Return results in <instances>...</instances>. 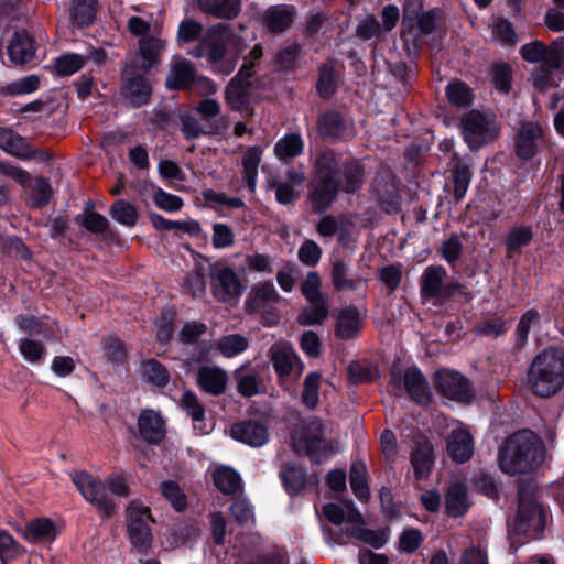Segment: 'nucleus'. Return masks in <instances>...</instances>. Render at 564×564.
I'll return each instance as SVG.
<instances>
[{
    "label": "nucleus",
    "mask_w": 564,
    "mask_h": 564,
    "mask_svg": "<svg viewBox=\"0 0 564 564\" xmlns=\"http://www.w3.org/2000/svg\"><path fill=\"white\" fill-rule=\"evenodd\" d=\"M315 184L310 195L313 207L326 210L336 199L339 191L355 193L365 178L362 164L356 159L343 160L333 149H321L314 161Z\"/></svg>",
    "instance_id": "f257e3e1"
},
{
    "label": "nucleus",
    "mask_w": 564,
    "mask_h": 564,
    "mask_svg": "<svg viewBox=\"0 0 564 564\" xmlns=\"http://www.w3.org/2000/svg\"><path fill=\"white\" fill-rule=\"evenodd\" d=\"M207 326L198 321H191L183 324L178 332V340L183 344H195L206 333Z\"/></svg>",
    "instance_id": "0e129e2a"
},
{
    "label": "nucleus",
    "mask_w": 564,
    "mask_h": 564,
    "mask_svg": "<svg viewBox=\"0 0 564 564\" xmlns=\"http://www.w3.org/2000/svg\"><path fill=\"white\" fill-rule=\"evenodd\" d=\"M337 83L333 67L324 65L319 68L317 90L322 98H329L336 91Z\"/></svg>",
    "instance_id": "e2e57ef3"
},
{
    "label": "nucleus",
    "mask_w": 564,
    "mask_h": 564,
    "mask_svg": "<svg viewBox=\"0 0 564 564\" xmlns=\"http://www.w3.org/2000/svg\"><path fill=\"white\" fill-rule=\"evenodd\" d=\"M436 388L448 400L465 403L469 402L473 398L469 382L456 371H438L436 375Z\"/></svg>",
    "instance_id": "dca6fc26"
},
{
    "label": "nucleus",
    "mask_w": 564,
    "mask_h": 564,
    "mask_svg": "<svg viewBox=\"0 0 564 564\" xmlns=\"http://www.w3.org/2000/svg\"><path fill=\"white\" fill-rule=\"evenodd\" d=\"M323 516L333 524L341 525L346 523L350 527L355 524H364V518L354 502L348 501L343 506L338 503H326L323 507Z\"/></svg>",
    "instance_id": "a878e982"
},
{
    "label": "nucleus",
    "mask_w": 564,
    "mask_h": 564,
    "mask_svg": "<svg viewBox=\"0 0 564 564\" xmlns=\"http://www.w3.org/2000/svg\"><path fill=\"white\" fill-rule=\"evenodd\" d=\"M304 141L299 133H288L274 145L275 155L282 160H292L303 153Z\"/></svg>",
    "instance_id": "ea45409f"
},
{
    "label": "nucleus",
    "mask_w": 564,
    "mask_h": 564,
    "mask_svg": "<svg viewBox=\"0 0 564 564\" xmlns=\"http://www.w3.org/2000/svg\"><path fill=\"white\" fill-rule=\"evenodd\" d=\"M446 95L448 100L458 107H467L471 104V90L465 83L448 84Z\"/></svg>",
    "instance_id": "bf43d9fd"
},
{
    "label": "nucleus",
    "mask_w": 564,
    "mask_h": 564,
    "mask_svg": "<svg viewBox=\"0 0 564 564\" xmlns=\"http://www.w3.org/2000/svg\"><path fill=\"white\" fill-rule=\"evenodd\" d=\"M321 375L310 372L303 383L302 402L308 408L314 409L319 400Z\"/></svg>",
    "instance_id": "4d7b16f0"
},
{
    "label": "nucleus",
    "mask_w": 564,
    "mask_h": 564,
    "mask_svg": "<svg viewBox=\"0 0 564 564\" xmlns=\"http://www.w3.org/2000/svg\"><path fill=\"white\" fill-rule=\"evenodd\" d=\"M547 520L546 510L524 490L519 491L514 529L529 539H540Z\"/></svg>",
    "instance_id": "423d86ee"
},
{
    "label": "nucleus",
    "mask_w": 564,
    "mask_h": 564,
    "mask_svg": "<svg viewBox=\"0 0 564 564\" xmlns=\"http://www.w3.org/2000/svg\"><path fill=\"white\" fill-rule=\"evenodd\" d=\"M213 479L217 489L226 495H232L241 488L240 475L229 467L216 468Z\"/></svg>",
    "instance_id": "79ce46f5"
},
{
    "label": "nucleus",
    "mask_w": 564,
    "mask_h": 564,
    "mask_svg": "<svg viewBox=\"0 0 564 564\" xmlns=\"http://www.w3.org/2000/svg\"><path fill=\"white\" fill-rule=\"evenodd\" d=\"M181 403L187 415L191 416L194 430L199 434H207L209 430L205 424V408L197 395L192 391H185L182 394Z\"/></svg>",
    "instance_id": "473e14b6"
},
{
    "label": "nucleus",
    "mask_w": 564,
    "mask_h": 564,
    "mask_svg": "<svg viewBox=\"0 0 564 564\" xmlns=\"http://www.w3.org/2000/svg\"><path fill=\"white\" fill-rule=\"evenodd\" d=\"M415 477L426 478L433 466V446L429 441L419 443L411 454Z\"/></svg>",
    "instance_id": "e433bc0d"
},
{
    "label": "nucleus",
    "mask_w": 564,
    "mask_h": 564,
    "mask_svg": "<svg viewBox=\"0 0 564 564\" xmlns=\"http://www.w3.org/2000/svg\"><path fill=\"white\" fill-rule=\"evenodd\" d=\"M361 329V317L354 307L340 310L336 316L335 334L343 340L354 338Z\"/></svg>",
    "instance_id": "2f4dec72"
},
{
    "label": "nucleus",
    "mask_w": 564,
    "mask_h": 564,
    "mask_svg": "<svg viewBox=\"0 0 564 564\" xmlns=\"http://www.w3.org/2000/svg\"><path fill=\"white\" fill-rule=\"evenodd\" d=\"M328 316L327 301H318L311 303V306L305 307L299 315L297 321L301 325L311 326L319 325Z\"/></svg>",
    "instance_id": "8fccbe9b"
},
{
    "label": "nucleus",
    "mask_w": 564,
    "mask_h": 564,
    "mask_svg": "<svg viewBox=\"0 0 564 564\" xmlns=\"http://www.w3.org/2000/svg\"><path fill=\"white\" fill-rule=\"evenodd\" d=\"M301 54V46L297 43H291L282 46L275 54V67L280 72H291L296 66V61Z\"/></svg>",
    "instance_id": "09e8293b"
},
{
    "label": "nucleus",
    "mask_w": 564,
    "mask_h": 564,
    "mask_svg": "<svg viewBox=\"0 0 564 564\" xmlns=\"http://www.w3.org/2000/svg\"><path fill=\"white\" fill-rule=\"evenodd\" d=\"M19 351L29 364H41L46 355L45 345L32 338H22L19 341Z\"/></svg>",
    "instance_id": "603ef678"
},
{
    "label": "nucleus",
    "mask_w": 564,
    "mask_h": 564,
    "mask_svg": "<svg viewBox=\"0 0 564 564\" xmlns=\"http://www.w3.org/2000/svg\"><path fill=\"white\" fill-rule=\"evenodd\" d=\"M445 505L451 517L463 516L469 507L466 486L460 482L452 484L446 492Z\"/></svg>",
    "instance_id": "c9c22d12"
},
{
    "label": "nucleus",
    "mask_w": 564,
    "mask_h": 564,
    "mask_svg": "<svg viewBox=\"0 0 564 564\" xmlns=\"http://www.w3.org/2000/svg\"><path fill=\"white\" fill-rule=\"evenodd\" d=\"M281 300L276 289L271 282L258 283L252 286L245 301L246 311L250 314L265 316L269 325L278 323V315L270 312L271 305Z\"/></svg>",
    "instance_id": "f8f14e48"
},
{
    "label": "nucleus",
    "mask_w": 564,
    "mask_h": 564,
    "mask_svg": "<svg viewBox=\"0 0 564 564\" xmlns=\"http://www.w3.org/2000/svg\"><path fill=\"white\" fill-rule=\"evenodd\" d=\"M234 520L240 525L254 524L253 507L247 499H237L230 507Z\"/></svg>",
    "instance_id": "680f3d73"
},
{
    "label": "nucleus",
    "mask_w": 564,
    "mask_h": 564,
    "mask_svg": "<svg viewBox=\"0 0 564 564\" xmlns=\"http://www.w3.org/2000/svg\"><path fill=\"white\" fill-rule=\"evenodd\" d=\"M160 492L176 511H182L186 508V496L176 481H162L160 485Z\"/></svg>",
    "instance_id": "5fc2aeb1"
},
{
    "label": "nucleus",
    "mask_w": 564,
    "mask_h": 564,
    "mask_svg": "<svg viewBox=\"0 0 564 564\" xmlns=\"http://www.w3.org/2000/svg\"><path fill=\"white\" fill-rule=\"evenodd\" d=\"M227 372L218 366H202L196 372L197 387L207 394L218 397L226 391Z\"/></svg>",
    "instance_id": "412c9836"
},
{
    "label": "nucleus",
    "mask_w": 564,
    "mask_h": 564,
    "mask_svg": "<svg viewBox=\"0 0 564 564\" xmlns=\"http://www.w3.org/2000/svg\"><path fill=\"white\" fill-rule=\"evenodd\" d=\"M94 207V203L89 202L85 206L83 214L76 217V221L90 234L99 235L115 241L117 234L109 220L104 215L95 212Z\"/></svg>",
    "instance_id": "393cba45"
},
{
    "label": "nucleus",
    "mask_w": 564,
    "mask_h": 564,
    "mask_svg": "<svg viewBox=\"0 0 564 564\" xmlns=\"http://www.w3.org/2000/svg\"><path fill=\"white\" fill-rule=\"evenodd\" d=\"M404 389L413 401L425 405L431 400L429 384L423 373L416 367H410L403 376Z\"/></svg>",
    "instance_id": "bb28decb"
},
{
    "label": "nucleus",
    "mask_w": 564,
    "mask_h": 564,
    "mask_svg": "<svg viewBox=\"0 0 564 564\" xmlns=\"http://www.w3.org/2000/svg\"><path fill=\"white\" fill-rule=\"evenodd\" d=\"M230 435L234 440L251 447H261L269 441L268 427L253 420L235 423L230 429Z\"/></svg>",
    "instance_id": "aec40b11"
},
{
    "label": "nucleus",
    "mask_w": 564,
    "mask_h": 564,
    "mask_svg": "<svg viewBox=\"0 0 564 564\" xmlns=\"http://www.w3.org/2000/svg\"><path fill=\"white\" fill-rule=\"evenodd\" d=\"M135 65H126L122 69L121 96L131 107H141L150 101L152 88L144 77L145 74L137 70Z\"/></svg>",
    "instance_id": "9d476101"
},
{
    "label": "nucleus",
    "mask_w": 564,
    "mask_h": 564,
    "mask_svg": "<svg viewBox=\"0 0 564 564\" xmlns=\"http://www.w3.org/2000/svg\"><path fill=\"white\" fill-rule=\"evenodd\" d=\"M248 347V338L240 334L225 335L216 341L217 350L226 358L242 354Z\"/></svg>",
    "instance_id": "c03bdc74"
},
{
    "label": "nucleus",
    "mask_w": 564,
    "mask_h": 564,
    "mask_svg": "<svg viewBox=\"0 0 564 564\" xmlns=\"http://www.w3.org/2000/svg\"><path fill=\"white\" fill-rule=\"evenodd\" d=\"M260 163V151L258 148H249L242 159L243 177L251 191L256 186L258 165Z\"/></svg>",
    "instance_id": "13d9d810"
},
{
    "label": "nucleus",
    "mask_w": 564,
    "mask_h": 564,
    "mask_svg": "<svg viewBox=\"0 0 564 564\" xmlns=\"http://www.w3.org/2000/svg\"><path fill=\"white\" fill-rule=\"evenodd\" d=\"M0 149L21 160L34 156L28 140L10 128L0 127Z\"/></svg>",
    "instance_id": "cd10ccee"
},
{
    "label": "nucleus",
    "mask_w": 564,
    "mask_h": 564,
    "mask_svg": "<svg viewBox=\"0 0 564 564\" xmlns=\"http://www.w3.org/2000/svg\"><path fill=\"white\" fill-rule=\"evenodd\" d=\"M165 42L159 37L144 36L139 41V53L127 62L126 65H135L137 70L147 74L160 62V55L164 50Z\"/></svg>",
    "instance_id": "6ab92c4d"
},
{
    "label": "nucleus",
    "mask_w": 564,
    "mask_h": 564,
    "mask_svg": "<svg viewBox=\"0 0 564 564\" xmlns=\"http://www.w3.org/2000/svg\"><path fill=\"white\" fill-rule=\"evenodd\" d=\"M72 480L86 501L91 503L106 518L115 513V502L107 495L106 484L86 471H75Z\"/></svg>",
    "instance_id": "0eeeda50"
},
{
    "label": "nucleus",
    "mask_w": 564,
    "mask_h": 564,
    "mask_svg": "<svg viewBox=\"0 0 564 564\" xmlns=\"http://www.w3.org/2000/svg\"><path fill=\"white\" fill-rule=\"evenodd\" d=\"M291 446L299 454H306L315 463H322L333 453V446L324 436V426L317 417H307L291 437Z\"/></svg>",
    "instance_id": "39448f33"
},
{
    "label": "nucleus",
    "mask_w": 564,
    "mask_h": 564,
    "mask_svg": "<svg viewBox=\"0 0 564 564\" xmlns=\"http://www.w3.org/2000/svg\"><path fill=\"white\" fill-rule=\"evenodd\" d=\"M8 54L14 64H25L33 58L34 42L26 31L14 32L8 45Z\"/></svg>",
    "instance_id": "c756f323"
},
{
    "label": "nucleus",
    "mask_w": 564,
    "mask_h": 564,
    "mask_svg": "<svg viewBox=\"0 0 564 564\" xmlns=\"http://www.w3.org/2000/svg\"><path fill=\"white\" fill-rule=\"evenodd\" d=\"M141 375L143 380L154 388H165L171 380L170 371L154 358L142 361Z\"/></svg>",
    "instance_id": "f704fd0d"
},
{
    "label": "nucleus",
    "mask_w": 564,
    "mask_h": 564,
    "mask_svg": "<svg viewBox=\"0 0 564 564\" xmlns=\"http://www.w3.org/2000/svg\"><path fill=\"white\" fill-rule=\"evenodd\" d=\"M447 453L456 463H465L474 453V441L470 432L462 425L453 429L447 437Z\"/></svg>",
    "instance_id": "4be33fe9"
},
{
    "label": "nucleus",
    "mask_w": 564,
    "mask_h": 564,
    "mask_svg": "<svg viewBox=\"0 0 564 564\" xmlns=\"http://www.w3.org/2000/svg\"><path fill=\"white\" fill-rule=\"evenodd\" d=\"M507 330L505 321L499 316L486 318L478 323L475 332L478 335L487 337H497Z\"/></svg>",
    "instance_id": "338daca9"
},
{
    "label": "nucleus",
    "mask_w": 564,
    "mask_h": 564,
    "mask_svg": "<svg viewBox=\"0 0 564 564\" xmlns=\"http://www.w3.org/2000/svg\"><path fill=\"white\" fill-rule=\"evenodd\" d=\"M199 9L218 19H234L240 12V0H198Z\"/></svg>",
    "instance_id": "72a5a7b5"
},
{
    "label": "nucleus",
    "mask_w": 564,
    "mask_h": 564,
    "mask_svg": "<svg viewBox=\"0 0 564 564\" xmlns=\"http://www.w3.org/2000/svg\"><path fill=\"white\" fill-rule=\"evenodd\" d=\"M97 0H73L69 9L70 19L77 25L90 24L96 14Z\"/></svg>",
    "instance_id": "49530a36"
},
{
    "label": "nucleus",
    "mask_w": 564,
    "mask_h": 564,
    "mask_svg": "<svg viewBox=\"0 0 564 564\" xmlns=\"http://www.w3.org/2000/svg\"><path fill=\"white\" fill-rule=\"evenodd\" d=\"M332 280L337 291L357 290L365 284V280L361 278L348 279L346 265L341 261L334 262Z\"/></svg>",
    "instance_id": "3c124183"
},
{
    "label": "nucleus",
    "mask_w": 564,
    "mask_h": 564,
    "mask_svg": "<svg viewBox=\"0 0 564 564\" xmlns=\"http://www.w3.org/2000/svg\"><path fill=\"white\" fill-rule=\"evenodd\" d=\"M183 292L189 294L192 297H200L206 292L205 278L198 271L188 273L182 284Z\"/></svg>",
    "instance_id": "69168bd1"
},
{
    "label": "nucleus",
    "mask_w": 564,
    "mask_h": 564,
    "mask_svg": "<svg viewBox=\"0 0 564 564\" xmlns=\"http://www.w3.org/2000/svg\"><path fill=\"white\" fill-rule=\"evenodd\" d=\"M462 124L464 138L470 148H479L498 134L495 123L476 110L468 112Z\"/></svg>",
    "instance_id": "ddd939ff"
},
{
    "label": "nucleus",
    "mask_w": 564,
    "mask_h": 564,
    "mask_svg": "<svg viewBox=\"0 0 564 564\" xmlns=\"http://www.w3.org/2000/svg\"><path fill=\"white\" fill-rule=\"evenodd\" d=\"M231 31L226 24L210 28L191 54L196 58L205 57L210 69L218 75L231 74L238 62V56L227 50Z\"/></svg>",
    "instance_id": "20e7f679"
},
{
    "label": "nucleus",
    "mask_w": 564,
    "mask_h": 564,
    "mask_svg": "<svg viewBox=\"0 0 564 564\" xmlns=\"http://www.w3.org/2000/svg\"><path fill=\"white\" fill-rule=\"evenodd\" d=\"M543 457L538 436L530 431H520L505 441L499 452V466L509 475L524 474L536 468Z\"/></svg>",
    "instance_id": "f03ea898"
},
{
    "label": "nucleus",
    "mask_w": 564,
    "mask_h": 564,
    "mask_svg": "<svg viewBox=\"0 0 564 564\" xmlns=\"http://www.w3.org/2000/svg\"><path fill=\"white\" fill-rule=\"evenodd\" d=\"M252 69L253 62L243 64L238 74L230 79L226 87L225 99L234 111H241L249 104L250 79L253 76Z\"/></svg>",
    "instance_id": "2eb2a0df"
},
{
    "label": "nucleus",
    "mask_w": 564,
    "mask_h": 564,
    "mask_svg": "<svg viewBox=\"0 0 564 564\" xmlns=\"http://www.w3.org/2000/svg\"><path fill=\"white\" fill-rule=\"evenodd\" d=\"M141 437L149 443H159L165 433L162 416L153 410H143L138 419Z\"/></svg>",
    "instance_id": "c85d7f7f"
},
{
    "label": "nucleus",
    "mask_w": 564,
    "mask_h": 564,
    "mask_svg": "<svg viewBox=\"0 0 564 564\" xmlns=\"http://www.w3.org/2000/svg\"><path fill=\"white\" fill-rule=\"evenodd\" d=\"M371 195L386 213L400 212V196L390 170L382 169L377 173L371 184Z\"/></svg>",
    "instance_id": "4468645a"
},
{
    "label": "nucleus",
    "mask_w": 564,
    "mask_h": 564,
    "mask_svg": "<svg viewBox=\"0 0 564 564\" xmlns=\"http://www.w3.org/2000/svg\"><path fill=\"white\" fill-rule=\"evenodd\" d=\"M150 520L148 507L138 500L130 502L127 509L128 534L133 547L142 554L148 552L152 543V533L148 524Z\"/></svg>",
    "instance_id": "6e6552de"
},
{
    "label": "nucleus",
    "mask_w": 564,
    "mask_h": 564,
    "mask_svg": "<svg viewBox=\"0 0 564 564\" xmlns=\"http://www.w3.org/2000/svg\"><path fill=\"white\" fill-rule=\"evenodd\" d=\"M470 167L464 162L456 163L452 171V183L453 195L457 202L462 200L465 197L470 184Z\"/></svg>",
    "instance_id": "de8ad7c7"
},
{
    "label": "nucleus",
    "mask_w": 564,
    "mask_h": 564,
    "mask_svg": "<svg viewBox=\"0 0 564 564\" xmlns=\"http://www.w3.org/2000/svg\"><path fill=\"white\" fill-rule=\"evenodd\" d=\"M286 552L281 549H275L264 555H251L243 553L239 556L236 564H286Z\"/></svg>",
    "instance_id": "6e6d98bb"
},
{
    "label": "nucleus",
    "mask_w": 564,
    "mask_h": 564,
    "mask_svg": "<svg viewBox=\"0 0 564 564\" xmlns=\"http://www.w3.org/2000/svg\"><path fill=\"white\" fill-rule=\"evenodd\" d=\"M280 476L290 495L297 494L304 488L306 482L305 469L295 463L285 464L280 471Z\"/></svg>",
    "instance_id": "a19ab883"
},
{
    "label": "nucleus",
    "mask_w": 564,
    "mask_h": 564,
    "mask_svg": "<svg viewBox=\"0 0 564 564\" xmlns=\"http://www.w3.org/2000/svg\"><path fill=\"white\" fill-rule=\"evenodd\" d=\"M111 218L127 227H133L138 223L139 214L134 205L124 199L116 200L109 209Z\"/></svg>",
    "instance_id": "a18cd8bd"
},
{
    "label": "nucleus",
    "mask_w": 564,
    "mask_h": 564,
    "mask_svg": "<svg viewBox=\"0 0 564 564\" xmlns=\"http://www.w3.org/2000/svg\"><path fill=\"white\" fill-rule=\"evenodd\" d=\"M268 356L279 378L282 379L292 373L296 378L301 376L303 365L289 344L282 341L273 344Z\"/></svg>",
    "instance_id": "f3484780"
},
{
    "label": "nucleus",
    "mask_w": 564,
    "mask_h": 564,
    "mask_svg": "<svg viewBox=\"0 0 564 564\" xmlns=\"http://www.w3.org/2000/svg\"><path fill=\"white\" fill-rule=\"evenodd\" d=\"M267 25L273 32H283L292 22V13L285 8H272L267 12Z\"/></svg>",
    "instance_id": "052dcab7"
},
{
    "label": "nucleus",
    "mask_w": 564,
    "mask_h": 564,
    "mask_svg": "<svg viewBox=\"0 0 564 564\" xmlns=\"http://www.w3.org/2000/svg\"><path fill=\"white\" fill-rule=\"evenodd\" d=\"M367 474V467L364 462L357 460L351 464L349 471L350 487L354 495L361 502H366L370 496Z\"/></svg>",
    "instance_id": "58836bf2"
},
{
    "label": "nucleus",
    "mask_w": 564,
    "mask_h": 564,
    "mask_svg": "<svg viewBox=\"0 0 564 564\" xmlns=\"http://www.w3.org/2000/svg\"><path fill=\"white\" fill-rule=\"evenodd\" d=\"M527 383L533 394L542 398L560 392L564 386L563 354L554 348L538 354L528 368Z\"/></svg>",
    "instance_id": "7ed1b4c3"
},
{
    "label": "nucleus",
    "mask_w": 564,
    "mask_h": 564,
    "mask_svg": "<svg viewBox=\"0 0 564 564\" xmlns=\"http://www.w3.org/2000/svg\"><path fill=\"white\" fill-rule=\"evenodd\" d=\"M196 78V69L192 62L184 57H174L165 78L169 89L183 90L192 86Z\"/></svg>",
    "instance_id": "5701e85b"
},
{
    "label": "nucleus",
    "mask_w": 564,
    "mask_h": 564,
    "mask_svg": "<svg viewBox=\"0 0 564 564\" xmlns=\"http://www.w3.org/2000/svg\"><path fill=\"white\" fill-rule=\"evenodd\" d=\"M23 187L29 191V203L32 207L41 208L48 204L52 196V187L47 180L43 177L33 180L31 177L30 183Z\"/></svg>",
    "instance_id": "37998d69"
},
{
    "label": "nucleus",
    "mask_w": 564,
    "mask_h": 564,
    "mask_svg": "<svg viewBox=\"0 0 564 564\" xmlns=\"http://www.w3.org/2000/svg\"><path fill=\"white\" fill-rule=\"evenodd\" d=\"M543 139L544 131L539 122H521L514 140L516 154L522 160L533 158Z\"/></svg>",
    "instance_id": "a211bd4d"
},
{
    "label": "nucleus",
    "mask_w": 564,
    "mask_h": 564,
    "mask_svg": "<svg viewBox=\"0 0 564 564\" xmlns=\"http://www.w3.org/2000/svg\"><path fill=\"white\" fill-rule=\"evenodd\" d=\"M88 57L80 54H65L56 58L54 67L58 75L70 76L82 69Z\"/></svg>",
    "instance_id": "864d4df0"
},
{
    "label": "nucleus",
    "mask_w": 564,
    "mask_h": 564,
    "mask_svg": "<svg viewBox=\"0 0 564 564\" xmlns=\"http://www.w3.org/2000/svg\"><path fill=\"white\" fill-rule=\"evenodd\" d=\"M318 134L324 139H341L352 135L351 123L337 111H328L317 120Z\"/></svg>",
    "instance_id": "b1692460"
},
{
    "label": "nucleus",
    "mask_w": 564,
    "mask_h": 564,
    "mask_svg": "<svg viewBox=\"0 0 564 564\" xmlns=\"http://www.w3.org/2000/svg\"><path fill=\"white\" fill-rule=\"evenodd\" d=\"M544 66L551 69H558L564 64V42L562 40L553 41L546 45Z\"/></svg>",
    "instance_id": "774afa93"
},
{
    "label": "nucleus",
    "mask_w": 564,
    "mask_h": 564,
    "mask_svg": "<svg viewBox=\"0 0 564 564\" xmlns=\"http://www.w3.org/2000/svg\"><path fill=\"white\" fill-rule=\"evenodd\" d=\"M58 535V529L48 518L31 520L25 529L24 536L32 543H51Z\"/></svg>",
    "instance_id": "7c9ffc66"
},
{
    "label": "nucleus",
    "mask_w": 564,
    "mask_h": 564,
    "mask_svg": "<svg viewBox=\"0 0 564 564\" xmlns=\"http://www.w3.org/2000/svg\"><path fill=\"white\" fill-rule=\"evenodd\" d=\"M209 276L212 294L218 302H236L245 291L240 276L228 265L215 264Z\"/></svg>",
    "instance_id": "1a4fd4ad"
},
{
    "label": "nucleus",
    "mask_w": 564,
    "mask_h": 564,
    "mask_svg": "<svg viewBox=\"0 0 564 564\" xmlns=\"http://www.w3.org/2000/svg\"><path fill=\"white\" fill-rule=\"evenodd\" d=\"M326 542L328 544H345L347 539H356L369 544L375 549L383 547L389 540V530H370L362 528V524H355L345 529H324Z\"/></svg>",
    "instance_id": "9b49d317"
},
{
    "label": "nucleus",
    "mask_w": 564,
    "mask_h": 564,
    "mask_svg": "<svg viewBox=\"0 0 564 564\" xmlns=\"http://www.w3.org/2000/svg\"><path fill=\"white\" fill-rule=\"evenodd\" d=\"M446 271L442 267H427L421 276V294L424 299L436 297L442 289Z\"/></svg>",
    "instance_id": "4c0bfd02"
}]
</instances>
